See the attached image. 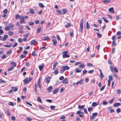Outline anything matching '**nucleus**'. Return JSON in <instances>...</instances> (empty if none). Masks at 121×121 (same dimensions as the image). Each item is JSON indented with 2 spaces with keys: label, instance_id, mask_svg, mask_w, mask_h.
I'll return each mask as SVG.
<instances>
[{
  "label": "nucleus",
  "instance_id": "obj_42",
  "mask_svg": "<svg viewBox=\"0 0 121 121\" xmlns=\"http://www.w3.org/2000/svg\"><path fill=\"white\" fill-rule=\"evenodd\" d=\"M76 71V73H79V72H81L82 71V70H78V69L77 68H76L75 69Z\"/></svg>",
  "mask_w": 121,
  "mask_h": 121
},
{
  "label": "nucleus",
  "instance_id": "obj_58",
  "mask_svg": "<svg viewBox=\"0 0 121 121\" xmlns=\"http://www.w3.org/2000/svg\"><path fill=\"white\" fill-rule=\"evenodd\" d=\"M7 9H5L4 10L3 12L4 14H5L7 12Z\"/></svg>",
  "mask_w": 121,
  "mask_h": 121
},
{
  "label": "nucleus",
  "instance_id": "obj_7",
  "mask_svg": "<svg viewBox=\"0 0 121 121\" xmlns=\"http://www.w3.org/2000/svg\"><path fill=\"white\" fill-rule=\"evenodd\" d=\"M41 29V26H39L37 28L36 30L37 33H39L40 32Z\"/></svg>",
  "mask_w": 121,
  "mask_h": 121
},
{
  "label": "nucleus",
  "instance_id": "obj_37",
  "mask_svg": "<svg viewBox=\"0 0 121 121\" xmlns=\"http://www.w3.org/2000/svg\"><path fill=\"white\" fill-rule=\"evenodd\" d=\"M71 24L70 23H68L67 25H65V28H68L70 27L71 26Z\"/></svg>",
  "mask_w": 121,
  "mask_h": 121
},
{
  "label": "nucleus",
  "instance_id": "obj_46",
  "mask_svg": "<svg viewBox=\"0 0 121 121\" xmlns=\"http://www.w3.org/2000/svg\"><path fill=\"white\" fill-rule=\"evenodd\" d=\"M86 28L87 29H88L90 28L89 25L88 23H86Z\"/></svg>",
  "mask_w": 121,
  "mask_h": 121
},
{
  "label": "nucleus",
  "instance_id": "obj_63",
  "mask_svg": "<svg viewBox=\"0 0 121 121\" xmlns=\"http://www.w3.org/2000/svg\"><path fill=\"white\" fill-rule=\"evenodd\" d=\"M32 55L33 56H36V54H35V51H34L32 52Z\"/></svg>",
  "mask_w": 121,
  "mask_h": 121
},
{
  "label": "nucleus",
  "instance_id": "obj_55",
  "mask_svg": "<svg viewBox=\"0 0 121 121\" xmlns=\"http://www.w3.org/2000/svg\"><path fill=\"white\" fill-rule=\"evenodd\" d=\"M9 105H11L12 106H13L14 105V104L13 102H9Z\"/></svg>",
  "mask_w": 121,
  "mask_h": 121
},
{
  "label": "nucleus",
  "instance_id": "obj_24",
  "mask_svg": "<svg viewBox=\"0 0 121 121\" xmlns=\"http://www.w3.org/2000/svg\"><path fill=\"white\" fill-rule=\"evenodd\" d=\"M44 66V65L43 64H42L41 65L39 66V68L40 71H41L42 70Z\"/></svg>",
  "mask_w": 121,
  "mask_h": 121
},
{
  "label": "nucleus",
  "instance_id": "obj_13",
  "mask_svg": "<svg viewBox=\"0 0 121 121\" xmlns=\"http://www.w3.org/2000/svg\"><path fill=\"white\" fill-rule=\"evenodd\" d=\"M108 11L111 13H114V10L113 8V7H112L109 8L108 9Z\"/></svg>",
  "mask_w": 121,
  "mask_h": 121
},
{
  "label": "nucleus",
  "instance_id": "obj_6",
  "mask_svg": "<svg viewBox=\"0 0 121 121\" xmlns=\"http://www.w3.org/2000/svg\"><path fill=\"white\" fill-rule=\"evenodd\" d=\"M62 83L65 84H67L68 82V79L66 78H65L62 81Z\"/></svg>",
  "mask_w": 121,
  "mask_h": 121
},
{
  "label": "nucleus",
  "instance_id": "obj_19",
  "mask_svg": "<svg viewBox=\"0 0 121 121\" xmlns=\"http://www.w3.org/2000/svg\"><path fill=\"white\" fill-rule=\"evenodd\" d=\"M11 88L12 89H13V91L14 92H16L18 90V88L17 87L12 86L11 87Z\"/></svg>",
  "mask_w": 121,
  "mask_h": 121
},
{
  "label": "nucleus",
  "instance_id": "obj_47",
  "mask_svg": "<svg viewBox=\"0 0 121 121\" xmlns=\"http://www.w3.org/2000/svg\"><path fill=\"white\" fill-rule=\"evenodd\" d=\"M87 71L86 69H84L82 71V75H84V74L86 73Z\"/></svg>",
  "mask_w": 121,
  "mask_h": 121
},
{
  "label": "nucleus",
  "instance_id": "obj_56",
  "mask_svg": "<svg viewBox=\"0 0 121 121\" xmlns=\"http://www.w3.org/2000/svg\"><path fill=\"white\" fill-rule=\"evenodd\" d=\"M12 52V51L11 50H10L9 51H8L7 53V54L9 55Z\"/></svg>",
  "mask_w": 121,
  "mask_h": 121
},
{
  "label": "nucleus",
  "instance_id": "obj_3",
  "mask_svg": "<svg viewBox=\"0 0 121 121\" xmlns=\"http://www.w3.org/2000/svg\"><path fill=\"white\" fill-rule=\"evenodd\" d=\"M15 17L17 19H20L21 20L20 23H22V21L23 19V16H20L19 15L17 14L16 15Z\"/></svg>",
  "mask_w": 121,
  "mask_h": 121
},
{
  "label": "nucleus",
  "instance_id": "obj_50",
  "mask_svg": "<svg viewBox=\"0 0 121 121\" xmlns=\"http://www.w3.org/2000/svg\"><path fill=\"white\" fill-rule=\"evenodd\" d=\"M87 64V66L88 67H91L92 66V65L91 63H88Z\"/></svg>",
  "mask_w": 121,
  "mask_h": 121
},
{
  "label": "nucleus",
  "instance_id": "obj_32",
  "mask_svg": "<svg viewBox=\"0 0 121 121\" xmlns=\"http://www.w3.org/2000/svg\"><path fill=\"white\" fill-rule=\"evenodd\" d=\"M39 6L41 8H43L44 7V6L41 3H39Z\"/></svg>",
  "mask_w": 121,
  "mask_h": 121
},
{
  "label": "nucleus",
  "instance_id": "obj_14",
  "mask_svg": "<svg viewBox=\"0 0 121 121\" xmlns=\"http://www.w3.org/2000/svg\"><path fill=\"white\" fill-rule=\"evenodd\" d=\"M83 80L82 79H81L79 81L77 82V85L78 84L82 85L83 83Z\"/></svg>",
  "mask_w": 121,
  "mask_h": 121
},
{
  "label": "nucleus",
  "instance_id": "obj_49",
  "mask_svg": "<svg viewBox=\"0 0 121 121\" xmlns=\"http://www.w3.org/2000/svg\"><path fill=\"white\" fill-rule=\"evenodd\" d=\"M9 26L10 29V28H12L14 26L12 24H10L9 25V26Z\"/></svg>",
  "mask_w": 121,
  "mask_h": 121
},
{
  "label": "nucleus",
  "instance_id": "obj_29",
  "mask_svg": "<svg viewBox=\"0 0 121 121\" xmlns=\"http://www.w3.org/2000/svg\"><path fill=\"white\" fill-rule=\"evenodd\" d=\"M79 67L81 68H85V65L83 64H81L79 65Z\"/></svg>",
  "mask_w": 121,
  "mask_h": 121
},
{
  "label": "nucleus",
  "instance_id": "obj_41",
  "mask_svg": "<svg viewBox=\"0 0 121 121\" xmlns=\"http://www.w3.org/2000/svg\"><path fill=\"white\" fill-rule=\"evenodd\" d=\"M102 18L105 22L106 23L108 22V21L107 19H106L105 17H103Z\"/></svg>",
  "mask_w": 121,
  "mask_h": 121
},
{
  "label": "nucleus",
  "instance_id": "obj_17",
  "mask_svg": "<svg viewBox=\"0 0 121 121\" xmlns=\"http://www.w3.org/2000/svg\"><path fill=\"white\" fill-rule=\"evenodd\" d=\"M52 41L53 42V44L54 46H56L57 43V41L55 39H53Z\"/></svg>",
  "mask_w": 121,
  "mask_h": 121
},
{
  "label": "nucleus",
  "instance_id": "obj_48",
  "mask_svg": "<svg viewBox=\"0 0 121 121\" xmlns=\"http://www.w3.org/2000/svg\"><path fill=\"white\" fill-rule=\"evenodd\" d=\"M23 40L21 38H19L18 39V41L20 43H21L23 41Z\"/></svg>",
  "mask_w": 121,
  "mask_h": 121
},
{
  "label": "nucleus",
  "instance_id": "obj_64",
  "mask_svg": "<svg viewBox=\"0 0 121 121\" xmlns=\"http://www.w3.org/2000/svg\"><path fill=\"white\" fill-rule=\"evenodd\" d=\"M26 120L29 121H30L32 120V119L30 117H28L27 118Z\"/></svg>",
  "mask_w": 121,
  "mask_h": 121
},
{
  "label": "nucleus",
  "instance_id": "obj_26",
  "mask_svg": "<svg viewBox=\"0 0 121 121\" xmlns=\"http://www.w3.org/2000/svg\"><path fill=\"white\" fill-rule=\"evenodd\" d=\"M30 12L32 14H34L35 12L32 9H29Z\"/></svg>",
  "mask_w": 121,
  "mask_h": 121
},
{
  "label": "nucleus",
  "instance_id": "obj_30",
  "mask_svg": "<svg viewBox=\"0 0 121 121\" xmlns=\"http://www.w3.org/2000/svg\"><path fill=\"white\" fill-rule=\"evenodd\" d=\"M11 64H12L13 65L12 66H13L14 68L15 67L16 65V63L12 61L11 62Z\"/></svg>",
  "mask_w": 121,
  "mask_h": 121
},
{
  "label": "nucleus",
  "instance_id": "obj_9",
  "mask_svg": "<svg viewBox=\"0 0 121 121\" xmlns=\"http://www.w3.org/2000/svg\"><path fill=\"white\" fill-rule=\"evenodd\" d=\"M51 77H49V76L45 78V80L46 81V82L48 83H49L50 82V79H51L50 78Z\"/></svg>",
  "mask_w": 121,
  "mask_h": 121
},
{
  "label": "nucleus",
  "instance_id": "obj_52",
  "mask_svg": "<svg viewBox=\"0 0 121 121\" xmlns=\"http://www.w3.org/2000/svg\"><path fill=\"white\" fill-rule=\"evenodd\" d=\"M36 42V41L35 40H33L31 42L30 44L31 45H33Z\"/></svg>",
  "mask_w": 121,
  "mask_h": 121
},
{
  "label": "nucleus",
  "instance_id": "obj_25",
  "mask_svg": "<svg viewBox=\"0 0 121 121\" xmlns=\"http://www.w3.org/2000/svg\"><path fill=\"white\" fill-rule=\"evenodd\" d=\"M58 68H56V69L54 72V73L55 75H56L58 73Z\"/></svg>",
  "mask_w": 121,
  "mask_h": 121
},
{
  "label": "nucleus",
  "instance_id": "obj_45",
  "mask_svg": "<svg viewBox=\"0 0 121 121\" xmlns=\"http://www.w3.org/2000/svg\"><path fill=\"white\" fill-rule=\"evenodd\" d=\"M12 46V45L10 44L9 45H5L4 46V47L8 48H10Z\"/></svg>",
  "mask_w": 121,
  "mask_h": 121
},
{
  "label": "nucleus",
  "instance_id": "obj_54",
  "mask_svg": "<svg viewBox=\"0 0 121 121\" xmlns=\"http://www.w3.org/2000/svg\"><path fill=\"white\" fill-rule=\"evenodd\" d=\"M116 43L115 41H113L112 42V46H115L116 45Z\"/></svg>",
  "mask_w": 121,
  "mask_h": 121
},
{
  "label": "nucleus",
  "instance_id": "obj_34",
  "mask_svg": "<svg viewBox=\"0 0 121 121\" xmlns=\"http://www.w3.org/2000/svg\"><path fill=\"white\" fill-rule=\"evenodd\" d=\"M37 100L38 102L40 103L42 102V101L41 100V99L39 96H38L37 97Z\"/></svg>",
  "mask_w": 121,
  "mask_h": 121
},
{
  "label": "nucleus",
  "instance_id": "obj_59",
  "mask_svg": "<svg viewBox=\"0 0 121 121\" xmlns=\"http://www.w3.org/2000/svg\"><path fill=\"white\" fill-rule=\"evenodd\" d=\"M94 71V70H91L90 71H89L88 73H92Z\"/></svg>",
  "mask_w": 121,
  "mask_h": 121
},
{
  "label": "nucleus",
  "instance_id": "obj_33",
  "mask_svg": "<svg viewBox=\"0 0 121 121\" xmlns=\"http://www.w3.org/2000/svg\"><path fill=\"white\" fill-rule=\"evenodd\" d=\"M56 12L59 14H62L61 11L59 9H58L56 10Z\"/></svg>",
  "mask_w": 121,
  "mask_h": 121
},
{
  "label": "nucleus",
  "instance_id": "obj_51",
  "mask_svg": "<svg viewBox=\"0 0 121 121\" xmlns=\"http://www.w3.org/2000/svg\"><path fill=\"white\" fill-rule=\"evenodd\" d=\"M121 111V109L119 108H117L116 109V111L117 113H118L120 112Z\"/></svg>",
  "mask_w": 121,
  "mask_h": 121
},
{
  "label": "nucleus",
  "instance_id": "obj_60",
  "mask_svg": "<svg viewBox=\"0 0 121 121\" xmlns=\"http://www.w3.org/2000/svg\"><path fill=\"white\" fill-rule=\"evenodd\" d=\"M80 64H81V63L80 62H77L75 63V65H77Z\"/></svg>",
  "mask_w": 121,
  "mask_h": 121
},
{
  "label": "nucleus",
  "instance_id": "obj_35",
  "mask_svg": "<svg viewBox=\"0 0 121 121\" xmlns=\"http://www.w3.org/2000/svg\"><path fill=\"white\" fill-rule=\"evenodd\" d=\"M63 67H64V69H65V70H68L69 69V67L67 65L64 66Z\"/></svg>",
  "mask_w": 121,
  "mask_h": 121
},
{
  "label": "nucleus",
  "instance_id": "obj_10",
  "mask_svg": "<svg viewBox=\"0 0 121 121\" xmlns=\"http://www.w3.org/2000/svg\"><path fill=\"white\" fill-rule=\"evenodd\" d=\"M108 109L109 111H110V112H115L114 110L111 107H109L108 108Z\"/></svg>",
  "mask_w": 121,
  "mask_h": 121
},
{
  "label": "nucleus",
  "instance_id": "obj_21",
  "mask_svg": "<svg viewBox=\"0 0 121 121\" xmlns=\"http://www.w3.org/2000/svg\"><path fill=\"white\" fill-rule=\"evenodd\" d=\"M65 69L64 67L63 66L61 68V69L60 71V73H63L65 71Z\"/></svg>",
  "mask_w": 121,
  "mask_h": 121
},
{
  "label": "nucleus",
  "instance_id": "obj_1",
  "mask_svg": "<svg viewBox=\"0 0 121 121\" xmlns=\"http://www.w3.org/2000/svg\"><path fill=\"white\" fill-rule=\"evenodd\" d=\"M41 77H40L38 80L37 84L36 83L35 84V89H37L38 86L40 89L41 88L42 86L41 84Z\"/></svg>",
  "mask_w": 121,
  "mask_h": 121
},
{
  "label": "nucleus",
  "instance_id": "obj_12",
  "mask_svg": "<svg viewBox=\"0 0 121 121\" xmlns=\"http://www.w3.org/2000/svg\"><path fill=\"white\" fill-rule=\"evenodd\" d=\"M23 82H24L25 84H26L29 82L28 80V78H26L25 79L23 80Z\"/></svg>",
  "mask_w": 121,
  "mask_h": 121
},
{
  "label": "nucleus",
  "instance_id": "obj_11",
  "mask_svg": "<svg viewBox=\"0 0 121 121\" xmlns=\"http://www.w3.org/2000/svg\"><path fill=\"white\" fill-rule=\"evenodd\" d=\"M98 70L100 72V78L102 79L104 77V76L103 74L102 73L101 71V70L100 69H98Z\"/></svg>",
  "mask_w": 121,
  "mask_h": 121
},
{
  "label": "nucleus",
  "instance_id": "obj_36",
  "mask_svg": "<svg viewBox=\"0 0 121 121\" xmlns=\"http://www.w3.org/2000/svg\"><path fill=\"white\" fill-rule=\"evenodd\" d=\"M84 105H82L81 106L80 105H79L78 106V108H81L82 109L84 108Z\"/></svg>",
  "mask_w": 121,
  "mask_h": 121
},
{
  "label": "nucleus",
  "instance_id": "obj_38",
  "mask_svg": "<svg viewBox=\"0 0 121 121\" xmlns=\"http://www.w3.org/2000/svg\"><path fill=\"white\" fill-rule=\"evenodd\" d=\"M105 86L104 85L100 89V91H101L103 90L105 88Z\"/></svg>",
  "mask_w": 121,
  "mask_h": 121
},
{
  "label": "nucleus",
  "instance_id": "obj_18",
  "mask_svg": "<svg viewBox=\"0 0 121 121\" xmlns=\"http://www.w3.org/2000/svg\"><path fill=\"white\" fill-rule=\"evenodd\" d=\"M28 17L27 16H25L24 17H23V20L22 21V23H24V22H25L26 21H25V19H27L28 18Z\"/></svg>",
  "mask_w": 121,
  "mask_h": 121
},
{
  "label": "nucleus",
  "instance_id": "obj_15",
  "mask_svg": "<svg viewBox=\"0 0 121 121\" xmlns=\"http://www.w3.org/2000/svg\"><path fill=\"white\" fill-rule=\"evenodd\" d=\"M52 89V86H50L47 89V90L48 92H50Z\"/></svg>",
  "mask_w": 121,
  "mask_h": 121
},
{
  "label": "nucleus",
  "instance_id": "obj_4",
  "mask_svg": "<svg viewBox=\"0 0 121 121\" xmlns=\"http://www.w3.org/2000/svg\"><path fill=\"white\" fill-rule=\"evenodd\" d=\"M100 103L99 102L96 103L95 102H93L92 103L91 106H92L93 107H95L97 105H99Z\"/></svg>",
  "mask_w": 121,
  "mask_h": 121
},
{
  "label": "nucleus",
  "instance_id": "obj_61",
  "mask_svg": "<svg viewBox=\"0 0 121 121\" xmlns=\"http://www.w3.org/2000/svg\"><path fill=\"white\" fill-rule=\"evenodd\" d=\"M56 107L55 106H50V108L52 109H54Z\"/></svg>",
  "mask_w": 121,
  "mask_h": 121
},
{
  "label": "nucleus",
  "instance_id": "obj_44",
  "mask_svg": "<svg viewBox=\"0 0 121 121\" xmlns=\"http://www.w3.org/2000/svg\"><path fill=\"white\" fill-rule=\"evenodd\" d=\"M108 103L105 101H103V105H106Z\"/></svg>",
  "mask_w": 121,
  "mask_h": 121
},
{
  "label": "nucleus",
  "instance_id": "obj_27",
  "mask_svg": "<svg viewBox=\"0 0 121 121\" xmlns=\"http://www.w3.org/2000/svg\"><path fill=\"white\" fill-rule=\"evenodd\" d=\"M59 90V89L57 88L55 89L53 91V93L54 94H56L57 92Z\"/></svg>",
  "mask_w": 121,
  "mask_h": 121
},
{
  "label": "nucleus",
  "instance_id": "obj_39",
  "mask_svg": "<svg viewBox=\"0 0 121 121\" xmlns=\"http://www.w3.org/2000/svg\"><path fill=\"white\" fill-rule=\"evenodd\" d=\"M14 67L13 66H12L9 69H8V70L9 71H11L13 69Z\"/></svg>",
  "mask_w": 121,
  "mask_h": 121
},
{
  "label": "nucleus",
  "instance_id": "obj_20",
  "mask_svg": "<svg viewBox=\"0 0 121 121\" xmlns=\"http://www.w3.org/2000/svg\"><path fill=\"white\" fill-rule=\"evenodd\" d=\"M8 36L7 35H4V37L2 39L3 41H5L6 40V38H8Z\"/></svg>",
  "mask_w": 121,
  "mask_h": 121
},
{
  "label": "nucleus",
  "instance_id": "obj_23",
  "mask_svg": "<svg viewBox=\"0 0 121 121\" xmlns=\"http://www.w3.org/2000/svg\"><path fill=\"white\" fill-rule=\"evenodd\" d=\"M58 64L57 62H56L54 63L53 65V70H54L56 67V66Z\"/></svg>",
  "mask_w": 121,
  "mask_h": 121
},
{
  "label": "nucleus",
  "instance_id": "obj_8",
  "mask_svg": "<svg viewBox=\"0 0 121 121\" xmlns=\"http://www.w3.org/2000/svg\"><path fill=\"white\" fill-rule=\"evenodd\" d=\"M80 32L82 33L83 32V23H81L80 24Z\"/></svg>",
  "mask_w": 121,
  "mask_h": 121
},
{
  "label": "nucleus",
  "instance_id": "obj_62",
  "mask_svg": "<svg viewBox=\"0 0 121 121\" xmlns=\"http://www.w3.org/2000/svg\"><path fill=\"white\" fill-rule=\"evenodd\" d=\"M117 91L118 94H119L121 92V91L120 89H118L117 90Z\"/></svg>",
  "mask_w": 121,
  "mask_h": 121
},
{
  "label": "nucleus",
  "instance_id": "obj_57",
  "mask_svg": "<svg viewBox=\"0 0 121 121\" xmlns=\"http://www.w3.org/2000/svg\"><path fill=\"white\" fill-rule=\"evenodd\" d=\"M114 100V98H113L112 99L110 100L109 101V103L110 104H112Z\"/></svg>",
  "mask_w": 121,
  "mask_h": 121
},
{
  "label": "nucleus",
  "instance_id": "obj_53",
  "mask_svg": "<svg viewBox=\"0 0 121 121\" xmlns=\"http://www.w3.org/2000/svg\"><path fill=\"white\" fill-rule=\"evenodd\" d=\"M96 33L97 35V36L99 38L101 37L102 35L101 34L97 33Z\"/></svg>",
  "mask_w": 121,
  "mask_h": 121
},
{
  "label": "nucleus",
  "instance_id": "obj_28",
  "mask_svg": "<svg viewBox=\"0 0 121 121\" xmlns=\"http://www.w3.org/2000/svg\"><path fill=\"white\" fill-rule=\"evenodd\" d=\"M110 0H104L103 1V2L104 3H108L110 2Z\"/></svg>",
  "mask_w": 121,
  "mask_h": 121
},
{
  "label": "nucleus",
  "instance_id": "obj_5",
  "mask_svg": "<svg viewBox=\"0 0 121 121\" xmlns=\"http://www.w3.org/2000/svg\"><path fill=\"white\" fill-rule=\"evenodd\" d=\"M98 114L97 113H93L92 114V115L90 117V118L92 119H94V117L97 116Z\"/></svg>",
  "mask_w": 121,
  "mask_h": 121
},
{
  "label": "nucleus",
  "instance_id": "obj_16",
  "mask_svg": "<svg viewBox=\"0 0 121 121\" xmlns=\"http://www.w3.org/2000/svg\"><path fill=\"white\" fill-rule=\"evenodd\" d=\"M62 11L63 12L62 14H65L67 13V10L66 9H62Z\"/></svg>",
  "mask_w": 121,
  "mask_h": 121
},
{
  "label": "nucleus",
  "instance_id": "obj_43",
  "mask_svg": "<svg viewBox=\"0 0 121 121\" xmlns=\"http://www.w3.org/2000/svg\"><path fill=\"white\" fill-rule=\"evenodd\" d=\"M49 39V37H45L43 39L44 40H46Z\"/></svg>",
  "mask_w": 121,
  "mask_h": 121
},
{
  "label": "nucleus",
  "instance_id": "obj_22",
  "mask_svg": "<svg viewBox=\"0 0 121 121\" xmlns=\"http://www.w3.org/2000/svg\"><path fill=\"white\" fill-rule=\"evenodd\" d=\"M120 104L119 103H116L113 104V106L115 107H117L119 106L120 105Z\"/></svg>",
  "mask_w": 121,
  "mask_h": 121
},
{
  "label": "nucleus",
  "instance_id": "obj_2",
  "mask_svg": "<svg viewBox=\"0 0 121 121\" xmlns=\"http://www.w3.org/2000/svg\"><path fill=\"white\" fill-rule=\"evenodd\" d=\"M68 52V51H64L63 52V54L62 55V57L64 58L66 57H69V55L67 54Z\"/></svg>",
  "mask_w": 121,
  "mask_h": 121
},
{
  "label": "nucleus",
  "instance_id": "obj_31",
  "mask_svg": "<svg viewBox=\"0 0 121 121\" xmlns=\"http://www.w3.org/2000/svg\"><path fill=\"white\" fill-rule=\"evenodd\" d=\"M8 34L12 36L13 35V32L12 31H9L8 32Z\"/></svg>",
  "mask_w": 121,
  "mask_h": 121
},
{
  "label": "nucleus",
  "instance_id": "obj_40",
  "mask_svg": "<svg viewBox=\"0 0 121 121\" xmlns=\"http://www.w3.org/2000/svg\"><path fill=\"white\" fill-rule=\"evenodd\" d=\"M5 29L6 31H9L10 29L9 27L8 26L5 27Z\"/></svg>",
  "mask_w": 121,
  "mask_h": 121
}]
</instances>
